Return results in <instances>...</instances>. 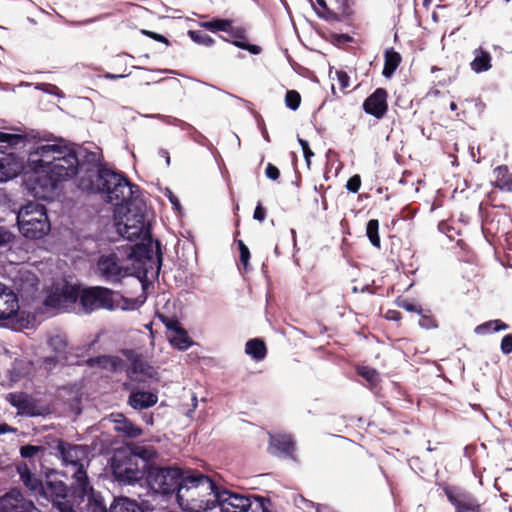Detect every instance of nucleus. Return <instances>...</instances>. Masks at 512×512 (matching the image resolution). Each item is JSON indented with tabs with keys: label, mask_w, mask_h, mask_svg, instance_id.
I'll return each instance as SVG.
<instances>
[{
	"label": "nucleus",
	"mask_w": 512,
	"mask_h": 512,
	"mask_svg": "<svg viewBox=\"0 0 512 512\" xmlns=\"http://www.w3.org/2000/svg\"><path fill=\"white\" fill-rule=\"evenodd\" d=\"M112 470L117 480L127 483L136 482L144 476L146 477L143 460L138 459L133 453H129L127 449L115 452L112 458Z\"/></svg>",
	"instance_id": "obj_8"
},
{
	"label": "nucleus",
	"mask_w": 512,
	"mask_h": 512,
	"mask_svg": "<svg viewBox=\"0 0 512 512\" xmlns=\"http://www.w3.org/2000/svg\"><path fill=\"white\" fill-rule=\"evenodd\" d=\"M19 310L16 294L0 283V321L13 318Z\"/></svg>",
	"instance_id": "obj_22"
},
{
	"label": "nucleus",
	"mask_w": 512,
	"mask_h": 512,
	"mask_svg": "<svg viewBox=\"0 0 512 512\" xmlns=\"http://www.w3.org/2000/svg\"><path fill=\"white\" fill-rule=\"evenodd\" d=\"M420 320L419 325L424 329H434L438 327V322L430 310H423L422 314H419Z\"/></svg>",
	"instance_id": "obj_43"
},
{
	"label": "nucleus",
	"mask_w": 512,
	"mask_h": 512,
	"mask_svg": "<svg viewBox=\"0 0 512 512\" xmlns=\"http://www.w3.org/2000/svg\"><path fill=\"white\" fill-rule=\"evenodd\" d=\"M57 450L61 455L63 463L74 469L73 478L78 487L85 492L89 485L88 475L85 470V467L89 463L88 449L82 445L70 444L60 440L57 445Z\"/></svg>",
	"instance_id": "obj_7"
},
{
	"label": "nucleus",
	"mask_w": 512,
	"mask_h": 512,
	"mask_svg": "<svg viewBox=\"0 0 512 512\" xmlns=\"http://www.w3.org/2000/svg\"><path fill=\"white\" fill-rule=\"evenodd\" d=\"M158 401L155 393L148 391H132L128 398L129 405L136 410H143L154 406Z\"/></svg>",
	"instance_id": "obj_27"
},
{
	"label": "nucleus",
	"mask_w": 512,
	"mask_h": 512,
	"mask_svg": "<svg viewBox=\"0 0 512 512\" xmlns=\"http://www.w3.org/2000/svg\"><path fill=\"white\" fill-rule=\"evenodd\" d=\"M236 244L240 252V262L243 265V270L246 271L251 257L250 250L242 240H236Z\"/></svg>",
	"instance_id": "obj_47"
},
{
	"label": "nucleus",
	"mask_w": 512,
	"mask_h": 512,
	"mask_svg": "<svg viewBox=\"0 0 512 512\" xmlns=\"http://www.w3.org/2000/svg\"><path fill=\"white\" fill-rule=\"evenodd\" d=\"M68 493L69 488L63 481L47 480L44 483V489L40 496L50 499L61 512H72L73 505L66 500Z\"/></svg>",
	"instance_id": "obj_15"
},
{
	"label": "nucleus",
	"mask_w": 512,
	"mask_h": 512,
	"mask_svg": "<svg viewBox=\"0 0 512 512\" xmlns=\"http://www.w3.org/2000/svg\"><path fill=\"white\" fill-rule=\"evenodd\" d=\"M16 239V236L11 233L7 228L0 226V247H6L9 245L11 249L13 243Z\"/></svg>",
	"instance_id": "obj_50"
},
{
	"label": "nucleus",
	"mask_w": 512,
	"mask_h": 512,
	"mask_svg": "<svg viewBox=\"0 0 512 512\" xmlns=\"http://www.w3.org/2000/svg\"><path fill=\"white\" fill-rule=\"evenodd\" d=\"M45 450L46 449L44 446H35L28 444L20 447V455L22 458L31 459L38 455L39 453L43 454Z\"/></svg>",
	"instance_id": "obj_45"
},
{
	"label": "nucleus",
	"mask_w": 512,
	"mask_h": 512,
	"mask_svg": "<svg viewBox=\"0 0 512 512\" xmlns=\"http://www.w3.org/2000/svg\"><path fill=\"white\" fill-rule=\"evenodd\" d=\"M442 489L454 512H486L484 503L472 492L455 485H444Z\"/></svg>",
	"instance_id": "obj_10"
},
{
	"label": "nucleus",
	"mask_w": 512,
	"mask_h": 512,
	"mask_svg": "<svg viewBox=\"0 0 512 512\" xmlns=\"http://www.w3.org/2000/svg\"><path fill=\"white\" fill-rule=\"evenodd\" d=\"M28 165L37 174L43 173L51 188L74 178L79 173L78 146L63 138L39 143L28 154Z\"/></svg>",
	"instance_id": "obj_1"
},
{
	"label": "nucleus",
	"mask_w": 512,
	"mask_h": 512,
	"mask_svg": "<svg viewBox=\"0 0 512 512\" xmlns=\"http://www.w3.org/2000/svg\"><path fill=\"white\" fill-rule=\"evenodd\" d=\"M114 429L128 438H136L142 434V429L127 419L123 414H118L114 419Z\"/></svg>",
	"instance_id": "obj_28"
},
{
	"label": "nucleus",
	"mask_w": 512,
	"mask_h": 512,
	"mask_svg": "<svg viewBox=\"0 0 512 512\" xmlns=\"http://www.w3.org/2000/svg\"><path fill=\"white\" fill-rule=\"evenodd\" d=\"M22 165L12 154L0 155V182L16 177Z\"/></svg>",
	"instance_id": "obj_25"
},
{
	"label": "nucleus",
	"mask_w": 512,
	"mask_h": 512,
	"mask_svg": "<svg viewBox=\"0 0 512 512\" xmlns=\"http://www.w3.org/2000/svg\"><path fill=\"white\" fill-rule=\"evenodd\" d=\"M35 509L34 502L19 488H12L0 497V512H34Z\"/></svg>",
	"instance_id": "obj_14"
},
{
	"label": "nucleus",
	"mask_w": 512,
	"mask_h": 512,
	"mask_svg": "<svg viewBox=\"0 0 512 512\" xmlns=\"http://www.w3.org/2000/svg\"><path fill=\"white\" fill-rule=\"evenodd\" d=\"M357 374L363 377L371 388L377 387L380 382L379 373L374 368L368 366L359 367L357 369Z\"/></svg>",
	"instance_id": "obj_41"
},
{
	"label": "nucleus",
	"mask_w": 512,
	"mask_h": 512,
	"mask_svg": "<svg viewBox=\"0 0 512 512\" xmlns=\"http://www.w3.org/2000/svg\"><path fill=\"white\" fill-rule=\"evenodd\" d=\"M265 175L267 178L277 181L280 177V170L272 163H268L265 169Z\"/></svg>",
	"instance_id": "obj_54"
},
{
	"label": "nucleus",
	"mask_w": 512,
	"mask_h": 512,
	"mask_svg": "<svg viewBox=\"0 0 512 512\" xmlns=\"http://www.w3.org/2000/svg\"><path fill=\"white\" fill-rule=\"evenodd\" d=\"M396 304L399 308L405 309L408 312H415L418 314H422V308L420 305L415 304L414 302L408 299L398 298L396 300Z\"/></svg>",
	"instance_id": "obj_48"
},
{
	"label": "nucleus",
	"mask_w": 512,
	"mask_h": 512,
	"mask_svg": "<svg viewBox=\"0 0 512 512\" xmlns=\"http://www.w3.org/2000/svg\"><path fill=\"white\" fill-rule=\"evenodd\" d=\"M251 498L220 487L217 496V506L221 512H247L251 507Z\"/></svg>",
	"instance_id": "obj_16"
},
{
	"label": "nucleus",
	"mask_w": 512,
	"mask_h": 512,
	"mask_svg": "<svg viewBox=\"0 0 512 512\" xmlns=\"http://www.w3.org/2000/svg\"><path fill=\"white\" fill-rule=\"evenodd\" d=\"M121 353L131 363L127 370L130 380L145 382L148 379L156 378L157 371L147 362L143 354L134 349H123Z\"/></svg>",
	"instance_id": "obj_12"
},
{
	"label": "nucleus",
	"mask_w": 512,
	"mask_h": 512,
	"mask_svg": "<svg viewBox=\"0 0 512 512\" xmlns=\"http://www.w3.org/2000/svg\"><path fill=\"white\" fill-rule=\"evenodd\" d=\"M298 142L302 148V151H303V155H304V158L306 160V163H307V166H310L311 164V158L314 156V153L313 151L310 149L309 147V143L308 141L304 140V139H301L299 138L298 139Z\"/></svg>",
	"instance_id": "obj_53"
},
{
	"label": "nucleus",
	"mask_w": 512,
	"mask_h": 512,
	"mask_svg": "<svg viewBox=\"0 0 512 512\" xmlns=\"http://www.w3.org/2000/svg\"><path fill=\"white\" fill-rule=\"evenodd\" d=\"M491 184L502 192H512V172L507 165H499L493 169Z\"/></svg>",
	"instance_id": "obj_26"
},
{
	"label": "nucleus",
	"mask_w": 512,
	"mask_h": 512,
	"mask_svg": "<svg viewBox=\"0 0 512 512\" xmlns=\"http://www.w3.org/2000/svg\"><path fill=\"white\" fill-rule=\"evenodd\" d=\"M142 33L155 41L165 43L166 45L169 44V40L162 34H158L156 32L148 31V30H142Z\"/></svg>",
	"instance_id": "obj_58"
},
{
	"label": "nucleus",
	"mask_w": 512,
	"mask_h": 512,
	"mask_svg": "<svg viewBox=\"0 0 512 512\" xmlns=\"http://www.w3.org/2000/svg\"><path fill=\"white\" fill-rule=\"evenodd\" d=\"M86 363L89 367L98 366L103 369L109 368L111 371H116L119 369L122 360L117 356L100 355L87 359Z\"/></svg>",
	"instance_id": "obj_31"
},
{
	"label": "nucleus",
	"mask_w": 512,
	"mask_h": 512,
	"mask_svg": "<svg viewBox=\"0 0 512 512\" xmlns=\"http://www.w3.org/2000/svg\"><path fill=\"white\" fill-rule=\"evenodd\" d=\"M385 318L391 321H400L402 319V314L398 310L389 309L385 313Z\"/></svg>",
	"instance_id": "obj_59"
},
{
	"label": "nucleus",
	"mask_w": 512,
	"mask_h": 512,
	"mask_svg": "<svg viewBox=\"0 0 512 512\" xmlns=\"http://www.w3.org/2000/svg\"><path fill=\"white\" fill-rule=\"evenodd\" d=\"M232 23L233 21L230 19L213 18L210 21L200 22L199 25L211 32L222 31L227 33Z\"/></svg>",
	"instance_id": "obj_39"
},
{
	"label": "nucleus",
	"mask_w": 512,
	"mask_h": 512,
	"mask_svg": "<svg viewBox=\"0 0 512 512\" xmlns=\"http://www.w3.org/2000/svg\"><path fill=\"white\" fill-rule=\"evenodd\" d=\"M132 187V183L124 173L107 168L98 175L96 180H84L82 190L100 193L106 202L119 206L129 202L133 195Z\"/></svg>",
	"instance_id": "obj_3"
},
{
	"label": "nucleus",
	"mask_w": 512,
	"mask_h": 512,
	"mask_svg": "<svg viewBox=\"0 0 512 512\" xmlns=\"http://www.w3.org/2000/svg\"><path fill=\"white\" fill-rule=\"evenodd\" d=\"M80 297V292L75 286L65 285L62 289H56L44 300L48 308L63 309L74 304Z\"/></svg>",
	"instance_id": "obj_18"
},
{
	"label": "nucleus",
	"mask_w": 512,
	"mask_h": 512,
	"mask_svg": "<svg viewBox=\"0 0 512 512\" xmlns=\"http://www.w3.org/2000/svg\"><path fill=\"white\" fill-rule=\"evenodd\" d=\"M253 498L259 503V507L262 509V512H271L267 507V503H270V499L256 495H254Z\"/></svg>",
	"instance_id": "obj_60"
},
{
	"label": "nucleus",
	"mask_w": 512,
	"mask_h": 512,
	"mask_svg": "<svg viewBox=\"0 0 512 512\" xmlns=\"http://www.w3.org/2000/svg\"><path fill=\"white\" fill-rule=\"evenodd\" d=\"M158 318L161 320V322L165 325V327L170 333H173L181 326L179 320L175 317L170 318L164 314H158Z\"/></svg>",
	"instance_id": "obj_49"
},
{
	"label": "nucleus",
	"mask_w": 512,
	"mask_h": 512,
	"mask_svg": "<svg viewBox=\"0 0 512 512\" xmlns=\"http://www.w3.org/2000/svg\"><path fill=\"white\" fill-rule=\"evenodd\" d=\"M16 429L12 428L7 423H1L0 424V434H6L10 432H15Z\"/></svg>",
	"instance_id": "obj_62"
},
{
	"label": "nucleus",
	"mask_w": 512,
	"mask_h": 512,
	"mask_svg": "<svg viewBox=\"0 0 512 512\" xmlns=\"http://www.w3.org/2000/svg\"><path fill=\"white\" fill-rule=\"evenodd\" d=\"M317 14L327 21H340L349 14L348 0H316Z\"/></svg>",
	"instance_id": "obj_19"
},
{
	"label": "nucleus",
	"mask_w": 512,
	"mask_h": 512,
	"mask_svg": "<svg viewBox=\"0 0 512 512\" xmlns=\"http://www.w3.org/2000/svg\"><path fill=\"white\" fill-rule=\"evenodd\" d=\"M267 211L259 202L254 210L253 218L259 222H263L266 219Z\"/></svg>",
	"instance_id": "obj_57"
},
{
	"label": "nucleus",
	"mask_w": 512,
	"mask_h": 512,
	"mask_svg": "<svg viewBox=\"0 0 512 512\" xmlns=\"http://www.w3.org/2000/svg\"><path fill=\"white\" fill-rule=\"evenodd\" d=\"M500 348L503 354L512 353V334H507L502 338Z\"/></svg>",
	"instance_id": "obj_55"
},
{
	"label": "nucleus",
	"mask_w": 512,
	"mask_h": 512,
	"mask_svg": "<svg viewBox=\"0 0 512 512\" xmlns=\"http://www.w3.org/2000/svg\"><path fill=\"white\" fill-rule=\"evenodd\" d=\"M125 253L130 262L131 275L140 280L149 276L157 277L162 265V252L159 241H153L149 236L141 243L129 246Z\"/></svg>",
	"instance_id": "obj_4"
},
{
	"label": "nucleus",
	"mask_w": 512,
	"mask_h": 512,
	"mask_svg": "<svg viewBox=\"0 0 512 512\" xmlns=\"http://www.w3.org/2000/svg\"><path fill=\"white\" fill-rule=\"evenodd\" d=\"M188 35L193 42L203 46L209 47L215 43V40L210 35L200 30H190Z\"/></svg>",
	"instance_id": "obj_42"
},
{
	"label": "nucleus",
	"mask_w": 512,
	"mask_h": 512,
	"mask_svg": "<svg viewBox=\"0 0 512 512\" xmlns=\"http://www.w3.org/2000/svg\"><path fill=\"white\" fill-rule=\"evenodd\" d=\"M129 453H133L138 459L143 460L144 469L147 471L152 464H149V461L154 459L157 456V453L154 448L146 447V446H135L132 449H127Z\"/></svg>",
	"instance_id": "obj_36"
},
{
	"label": "nucleus",
	"mask_w": 512,
	"mask_h": 512,
	"mask_svg": "<svg viewBox=\"0 0 512 512\" xmlns=\"http://www.w3.org/2000/svg\"><path fill=\"white\" fill-rule=\"evenodd\" d=\"M364 112L377 120L383 119L388 112V92L385 88L375 89L362 104Z\"/></svg>",
	"instance_id": "obj_17"
},
{
	"label": "nucleus",
	"mask_w": 512,
	"mask_h": 512,
	"mask_svg": "<svg viewBox=\"0 0 512 512\" xmlns=\"http://www.w3.org/2000/svg\"><path fill=\"white\" fill-rule=\"evenodd\" d=\"M474 59L470 63L471 70L475 73H483L492 68L491 54L481 47L473 51Z\"/></svg>",
	"instance_id": "obj_30"
},
{
	"label": "nucleus",
	"mask_w": 512,
	"mask_h": 512,
	"mask_svg": "<svg viewBox=\"0 0 512 512\" xmlns=\"http://www.w3.org/2000/svg\"><path fill=\"white\" fill-rule=\"evenodd\" d=\"M118 232L128 240L140 238L145 232V219L143 215H134L133 219L126 216L124 224H118Z\"/></svg>",
	"instance_id": "obj_23"
},
{
	"label": "nucleus",
	"mask_w": 512,
	"mask_h": 512,
	"mask_svg": "<svg viewBox=\"0 0 512 512\" xmlns=\"http://www.w3.org/2000/svg\"><path fill=\"white\" fill-rule=\"evenodd\" d=\"M332 42L335 44H345V43H351L353 42V37L349 34H338L333 33L331 34Z\"/></svg>",
	"instance_id": "obj_56"
},
{
	"label": "nucleus",
	"mask_w": 512,
	"mask_h": 512,
	"mask_svg": "<svg viewBox=\"0 0 512 512\" xmlns=\"http://www.w3.org/2000/svg\"><path fill=\"white\" fill-rule=\"evenodd\" d=\"M20 233L27 239L39 240L51 230V224L44 205L28 203L17 214Z\"/></svg>",
	"instance_id": "obj_5"
},
{
	"label": "nucleus",
	"mask_w": 512,
	"mask_h": 512,
	"mask_svg": "<svg viewBox=\"0 0 512 512\" xmlns=\"http://www.w3.org/2000/svg\"><path fill=\"white\" fill-rule=\"evenodd\" d=\"M245 353L250 355L254 360L261 361L267 354L266 344L260 338L250 339L246 342Z\"/></svg>",
	"instance_id": "obj_33"
},
{
	"label": "nucleus",
	"mask_w": 512,
	"mask_h": 512,
	"mask_svg": "<svg viewBox=\"0 0 512 512\" xmlns=\"http://www.w3.org/2000/svg\"><path fill=\"white\" fill-rule=\"evenodd\" d=\"M97 270L99 275L110 283H119L122 278L131 275L129 260L115 252L101 255L97 261Z\"/></svg>",
	"instance_id": "obj_9"
},
{
	"label": "nucleus",
	"mask_w": 512,
	"mask_h": 512,
	"mask_svg": "<svg viewBox=\"0 0 512 512\" xmlns=\"http://www.w3.org/2000/svg\"><path fill=\"white\" fill-rule=\"evenodd\" d=\"M187 471L174 466H150L146 471L149 488L161 495L179 494Z\"/></svg>",
	"instance_id": "obj_6"
},
{
	"label": "nucleus",
	"mask_w": 512,
	"mask_h": 512,
	"mask_svg": "<svg viewBox=\"0 0 512 512\" xmlns=\"http://www.w3.org/2000/svg\"><path fill=\"white\" fill-rule=\"evenodd\" d=\"M402 62V56L399 52H397L393 47L387 48L384 51V67L382 70V75L389 79L396 72L397 68L400 66Z\"/></svg>",
	"instance_id": "obj_29"
},
{
	"label": "nucleus",
	"mask_w": 512,
	"mask_h": 512,
	"mask_svg": "<svg viewBox=\"0 0 512 512\" xmlns=\"http://www.w3.org/2000/svg\"><path fill=\"white\" fill-rule=\"evenodd\" d=\"M8 400L11 403V405L17 408L18 412L22 415L32 417L41 415V412L37 407L36 401L28 394H9Z\"/></svg>",
	"instance_id": "obj_24"
},
{
	"label": "nucleus",
	"mask_w": 512,
	"mask_h": 512,
	"mask_svg": "<svg viewBox=\"0 0 512 512\" xmlns=\"http://www.w3.org/2000/svg\"><path fill=\"white\" fill-rule=\"evenodd\" d=\"M366 236L370 243L377 249L381 248V239L379 236V221L377 219H371L366 225Z\"/></svg>",
	"instance_id": "obj_40"
},
{
	"label": "nucleus",
	"mask_w": 512,
	"mask_h": 512,
	"mask_svg": "<svg viewBox=\"0 0 512 512\" xmlns=\"http://www.w3.org/2000/svg\"><path fill=\"white\" fill-rule=\"evenodd\" d=\"M168 339L173 347L181 351L187 350L193 344L192 339L182 326L173 333H170Z\"/></svg>",
	"instance_id": "obj_32"
},
{
	"label": "nucleus",
	"mask_w": 512,
	"mask_h": 512,
	"mask_svg": "<svg viewBox=\"0 0 512 512\" xmlns=\"http://www.w3.org/2000/svg\"><path fill=\"white\" fill-rule=\"evenodd\" d=\"M159 155L165 159L166 161V164L169 166L170 165V154L168 152V150L166 149H160L159 150Z\"/></svg>",
	"instance_id": "obj_63"
},
{
	"label": "nucleus",
	"mask_w": 512,
	"mask_h": 512,
	"mask_svg": "<svg viewBox=\"0 0 512 512\" xmlns=\"http://www.w3.org/2000/svg\"><path fill=\"white\" fill-rule=\"evenodd\" d=\"M301 104V95L296 90H288L285 95V105L295 111Z\"/></svg>",
	"instance_id": "obj_44"
},
{
	"label": "nucleus",
	"mask_w": 512,
	"mask_h": 512,
	"mask_svg": "<svg viewBox=\"0 0 512 512\" xmlns=\"http://www.w3.org/2000/svg\"><path fill=\"white\" fill-rule=\"evenodd\" d=\"M24 142V137L20 135V139L16 140V139H8L7 143L10 145V146H16V145H19L20 143H23Z\"/></svg>",
	"instance_id": "obj_64"
},
{
	"label": "nucleus",
	"mask_w": 512,
	"mask_h": 512,
	"mask_svg": "<svg viewBox=\"0 0 512 512\" xmlns=\"http://www.w3.org/2000/svg\"><path fill=\"white\" fill-rule=\"evenodd\" d=\"M78 155L79 171L83 172L79 180V187L83 189L84 180H96L98 175L108 167L102 163L101 152L82 150L78 147Z\"/></svg>",
	"instance_id": "obj_13"
},
{
	"label": "nucleus",
	"mask_w": 512,
	"mask_h": 512,
	"mask_svg": "<svg viewBox=\"0 0 512 512\" xmlns=\"http://www.w3.org/2000/svg\"><path fill=\"white\" fill-rule=\"evenodd\" d=\"M335 75H336V78H337V81H338L340 89L343 92H345V90L347 88H349V86H350V76L344 70H337L335 72Z\"/></svg>",
	"instance_id": "obj_51"
},
{
	"label": "nucleus",
	"mask_w": 512,
	"mask_h": 512,
	"mask_svg": "<svg viewBox=\"0 0 512 512\" xmlns=\"http://www.w3.org/2000/svg\"><path fill=\"white\" fill-rule=\"evenodd\" d=\"M8 139H20V135L18 134H8V133H3V132H0V141L2 142H7Z\"/></svg>",
	"instance_id": "obj_61"
},
{
	"label": "nucleus",
	"mask_w": 512,
	"mask_h": 512,
	"mask_svg": "<svg viewBox=\"0 0 512 512\" xmlns=\"http://www.w3.org/2000/svg\"><path fill=\"white\" fill-rule=\"evenodd\" d=\"M219 489L210 477L198 471H187L177 501L181 507L193 512L212 510L217 506Z\"/></svg>",
	"instance_id": "obj_2"
},
{
	"label": "nucleus",
	"mask_w": 512,
	"mask_h": 512,
	"mask_svg": "<svg viewBox=\"0 0 512 512\" xmlns=\"http://www.w3.org/2000/svg\"><path fill=\"white\" fill-rule=\"evenodd\" d=\"M67 360L60 358L59 356H47L44 357L41 361V367H43L46 371L50 372L54 370L59 364H63Z\"/></svg>",
	"instance_id": "obj_46"
},
{
	"label": "nucleus",
	"mask_w": 512,
	"mask_h": 512,
	"mask_svg": "<svg viewBox=\"0 0 512 512\" xmlns=\"http://www.w3.org/2000/svg\"><path fill=\"white\" fill-rule=\"evenodd\" d=\"M361 187V177L358 174L351 176L346 182V189L351 193H357Z\"/></svg>",
	"instance_id": "obj_52"
},
{
	"label": "nucleus",
	"mask_w": 512,
	"mask_h": 512,
	"mask_svg": "<svg viewBox=\"0 0 512 512\" xmlns=\"http://www.w3.org/2000/svg\"><path fill=\"white\" fill-rule=\"evenodd\" d=\"M16 471L24 487L34 495H41L44 482L33 473L27 462L21 461L16 465Z\"/></svg>",
	"instance_id": "obj_21"
},
{
	"label": "nucleus",
	"mask_w": 512,
	"mask_h": 512,
	"mask_svg": "<svg viewBox=\"0 0 512 512\" xmlns=\"http://www.w3.org/2000/svg\"><path fill=\"white\" fill-rule=\"evenodd\" d=\"M104 512H145L142 507L134 500L128 498L115 499L109 509Z\"/></svg>",
	"instance_id": "obj_34"
},
{
	"label": "nucleus",
	"mask_w": 512,
	"mask_h": 512,
	"mask_svg": "<svg viewBox=\"0 0 512 512\" xmlns=\"http://www.w3.org/2000/svg\"><path fill=\"white\" fill-rule=\"evenodd\" d=\"M508 324L500 319L490 320L475 327L474 332L478 335H486L490 332L507 330Z\"/></svg>",
	"instance_id": "obj_37"
},
{
	"label": "nucleus",
	"mask_w": 512,
	"mask_h": 512,
	"mask_svg": "<svg viewBox=\"0 0 512 512\" xmlns=\"http://www.w3.org/2000/svg\"><path fill=\"white\" fill-rule=\"evenodd\" d=\"M48 345L57 356L65 360L68 359V343L64 337L60 335L50 337Z\"/></svg>",
	"instance_id": "obj_38"
},
{
	"label": "nucleus",
	"mask_w": 512,
	"mask_h": 512,
	"mask_svg": "<svg viewBox=\"0 0 512 512\" xmlns=\"http://www.w3.org/2000/svg\"><path fill=\"white\" fill-rule=\"evenodd\" d=\"M115 292L102 286H93L82 289L80 292V304L85 312L99 309L113 310L117 304L113 296Z\"/></svg>",
	"instance_id": "obj_11"
},
{
	"label": "nucleus",
	"mask_w": 512,
	"mask_h": 512,
	"mask_svg": "<svg viewBox=\"0 0 512 512\" xmlns=\"http://www.w3.org/2000/svg\"><path fill=\"white\" fill-rule=\"evenodd\" d=\"M271 447L284 455L292 456L295 450V443L288 435H278L271 438Z\"/></svg>",
	"instance_id": "obj_35"
},
{
	"label": "nucleus",
	"mask_w": 512,
	"mask_h": 512,
	"mask_svg": "<svg viewBox=\"0 0 512 512\" xmlns=\"http://www.w3.org/2000/svg\"><path fill=\"white\" fill-rule=\"evenodd\" d=\"M227 33L231 36L232 40L224 36H220V38L226 42L232 43L240 49L247 50L253 55H258L262 52V48L259 45L250 44L248 42L247 29L244 26H233L231 24Z\"/></svg>",
	"instance_id": "obj_20"
}]
</instances>
